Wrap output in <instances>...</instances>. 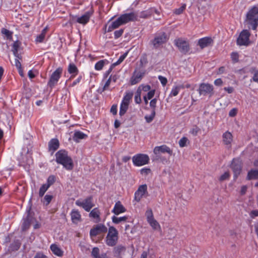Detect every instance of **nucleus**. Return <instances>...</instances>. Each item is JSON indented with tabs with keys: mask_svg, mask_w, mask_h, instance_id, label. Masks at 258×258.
<instances>
[{
	"mask_svg": "<svg viewBox=\"0 0 258 258\" xmlns=\"http://www.w3.org/2000/svg\"><path fill=\"white\" fill-rule=\"evenodd\" d=\"M138 20V15L134 12L121 15L115 21L112 22L105 32H111L120 26L130 22Z\"/></svg>",
	"mask_w": 258,
	"mask_h": 258,
	"instance_id": "f257e3e1",
	"label": "nucleus"
},
{
	"mask_svg": "<svg viewBox=\"0 0 258 258\" xmlns=\"http://www.w3.org/2000/svg\"><path fill=\"white\" fill-rule=\"evenodd\" d=\"M244 24L250 29L255 30L258 26V8L253 7L247 13Z\"/></svg>",
	"mask_w": 258,
	"mask_h": 258,
	"instance_id": "f03ea898",
	"label": "nucleus"
},
{
	"mask_svg": "<svg viewBox=\"0 0 258 258\" xmlns=\"http://www.w3.org/2000/svg\"><path fill=\"white\" fill-rule=\"evenodd\" d=\"M56 162L63 165L67 170H72L74 163L72 158L69 156L65 150H59L55 154Z\"/></svg>",
	"mask_w": 258,
	"mask_h": 258,
	"instance_id": "7ed1b4c3",
	"label": "nucleus"
},
{
	"mask_svg": "<svg viewBox=\"0 0 258 258\" xmlns=\"http://www.w3.org/2000/svg\"><path fill=\"white\" fill-rule=\"evenodd\" d=\"M118 240V232L113 226H110L105 237V243L109 246H114Z\"/></svg>",
	"mask_w": 258,
	"mask_h": 258,
	"instance_id": "20e7f679",
	"label": "nucleus"
},
{
	"mask_svg": "<svg viewBox=\"0 0 258 258\" xmlns=\"http://www.w3.org/2000/svg\"><path fill=\"white\" fill-rule=\"evenodd\" d=\"M250 33L248 30H243L237 39V44L239 46H248L250 44Z\"/></svg>",
	"mask_w": 258,
	"mask_h": 258,
	"instance_id": "39448f33",
	"label": "nucleus"
},
{
	"mask_svg": "<svg viewBox=\"0 0 258 258\" xmlns=\"http://www.w3.org/2000/svg\"><path fill=\"white\" fill-rule=\"evenodd\" d=\"M62 73V69L60 67L58 68L51 75L49 80L47 83V86L51 89L53 88L57 84Z\"/></svg>",
	"mask_w": 258,
	"mask_h": 258,
	"instance_id": "423d86ee",
	"label": "nucleus"
},
{
	"mask_svg": "<svg viewBox=\"0 0 258 258\" xmlns=\"http://www.w3.org/2000/svg\"><path fill=\"white\" fill-rule=\"evenodd\" d=\"M132 160L135 166H141L148 164L150 158L146 154H138L133 157Z\"/></svg>",
	"mask_w": 258,
	"mask_h": 258,
	"instance_id": "0eeeda50",
	"label": "nucleus"
},
{
	"mask_svg": "<svg viewBox=\"0 0 258 258\" xmlns=\"http://www.w3.org/2000/svg\"><path fill=\"white\" fill-rule=\"evenodd\" d=\"M174 44L178 50L182 53H187L190 49L189 45L186 40L183 38H179L175 39Z\"/></svg>",
	"mask_w": 258,
	"mask_h": 258,
	"instance_id": "6e6552de",
	"label": "nucleus"
},
{
	"mask_svg": "<svg viewBox=\"0 0 258 258\" xmlns=\"http://www.w3.org/2000/svg\"><path fill=\"white\" fill-rule=\"evenodd\" d=\"M233 172L234 179L236 180L240 174L242 170V163L238 159H233L230 165Z\"/></svg>",
	"mask_w": 258,
	"mask_h": 258,
	"instance_id": "1a4fd4ad",
	"label": "nucleus"
},
{
	"mask_svg": "<svg viewBox=\"0 0 258 258\" xmlns=\"http://www.w3.org/2000/svg\"><path fill=\"white\" fill-rule=\"evenodd\" d=\"M213 85L208 83L201 84L199 88V94L204 96L207 95L212 96L213 94Z\"/></svg>",
	"mask_w": 258,
	"mask_h": 258,
	"instance_id": "9d476101",
	"label": "nucleus"
},
{
	"mask_svg": "<svg viewBox=\"0 0 258 258\" xmlns=\"http://www.w3.org/2000/svg\"><path fill=\"white\" fill-rule=\"evenodd\" d=\"M76 204L78 206L82 207L87 212H89L94 206L92 202V198L91 197H88L83 201L77 200L76 202Z\"/></svg>",
	"mask_w": 258,
	"mask_h": 258,
	"instance_id": "9b49d317",
	"label": "nucleus"
},
{
	"mask_svg": "<svg viewBox=\"0 0 258 258\" xmlns=\"http://www.w3.org/2000/svg\"><path fill=\"white\" fill-rule=\"evenodd\" d=\"M168 40L167 36L165 33L156 36L151 41L152 44L154 48L160 47L163 44L166 43Z\"/></svg>",
	"mask_w": 258,
	"mask_h": 258,
	"instance_id": "f8f14e48",
	"label": "nucleus"
},
{
	"mask_svg": "<svg viewBox=\"0 0 258 258\" xmlns=\"http://www.w3.org/2000/svg\"><path fill=\"white\" fill-rule=\"evenodd\" d=\"M107 231V227L103 224H99L94 226L90 232L91 237H95L99 234L106 233Z\"/></svg>",
	"mask_w": 258,
	"mask_h": 258,
	"instance_id": "ddd939ff",
	"label": "nucleus"
},
{
	"mask_svg": "<svg viewBox=\"0 0 258 258\" xmlns=\"http://www.w3.org/2000/svg\"><path fill=\"white\" fill-rule=\"evenodd\" d=\"M145 74V71L141 72L136 69L130 79V84L134 85L139 83L143 79Z\"/></svg>",
	"mask_w": 258,
	"mask_h": 258,
	"instance_id": "4468645a",
	"label": "nucleus"
},
{
	"mask_svg": "<svg viewBox=\"0 0 258 258\" xmlns=\"http://www.w3.org/2000/svg\"><path fill=\"white\" fill-rule=\"evenodd\" d=\"M147 194V185L146 184L139 186L138 189L135 193V200L137 202H139L143 196Z\"/></svg>",
	"mask_w": 258,
	"mask_h": 258,
	"instance_id": "2eb2a0df",
	"label": "nucleus"
},
{
	"mask_svg": "<svg viewBox=\"0 0 258 258\" xmlns=\"http://www.w3.org/2000/svg\"><path fill=\"white\" fill-rule=\"evenodd\" d=\"M153 152L157 156H158L160 153H167L170 155H171L172 154V151L169 147L165 145L155 147L154 149Z\"/></svg>",
	"mask_w": 258,
	"mask_h": 258,
	"instance_id": "dca6fc26",
	"label": "nucleus"
},
{
	"mask_svg": "<svg viewBox=\"0 0 258 258\" xmlns=\"http://www.w3.org/2000/svg\"><path fill=\"white\" fill-rule=\"evenodd\" d=\"M222 141L223 144L227 146L228 148H231V143L233 141L232 134L228 131L223 133L222 135Z\"/></svg>",
	"mask_w": 258,
	"mask_h": 258,
	"instance_id": "f3484780",
	"label": "nucleus"
},
{
	"mask_svg": "<svg viewBox=\"0 0 258 258\" xmlns=\"http://www.w3.org/2000/svg\"><path fill=\"white\" fill-rule=\"evenodd\" d=\"M92 14V11H88L81 17H78L77 19V22L80 24L85 25L89 22L90 18Z\"/></svg>",
	"mask_w": 258,
	"mask_h": 258,
	"instance_id": "a211bd4d",
	"label": "nucleus"
},
{
	"mask_svg": "<svg viewBox=\"0 0 258 258\" xmlns=\"http://www.w3.org/2000/svg\"><path fill=\"white\" fill-rule=\"evenodd\" d=\"M126 211V209L122 205L120 201H117L114 207L112 212L115 215H118L121 213H124Z\"/></svg>",
	"mask_w": 258,
	"mask_h": 258,
	"instance_id": "6ab92c4d",
	"label": "nucleus"
},
{
	"mask_svg": "<svg viewBox=\"0 0 258 258\" xmlns=\"http://www.w3.org/2000/svg\"><path fill=\"white\" fill-rule=\"evenodd\" d=\"M212 43V39L207 37L201 38L198 41V45L202 49L210 45Z\"/></svg>",
	"mask_w": 258,
	"mask_h": 258,
	"instance_id": "aec40b11",
	"label": "nucleus"
},
{
	"mask_svg": "<svg viewBox=\"0 0 258 258\" xmlns=\"http://www.w3.org/2000/svg\"><path fill=\"white\" fill-rule=\"evenodd\" d=\"M209 7L208 0H198V8L199 10L202 11L201 13L205 14Z\"/></svg>",
	"mask_w": 258,
	"mask_h": 258,
	"instance_id": "412c9836",
	"label": "nucleus"
},
{
	"mask_svg": "<svg viewBox=\"0 0 258 258\" xmlns=\"http://www.w3.org/2000/svg\"><path fill=\"white\" fill-rule=\"evenodd\" d=\"M71 216L74 223H78L81 221V215L78 210L73 209L71 213Z\"/></svg>",
	"mask_w": 258,
	"mask_h": 258,
	"instance_id": "4be33fe9",
	"label": "nucleus"
},
{
	"mask_svg": "<svg viewBox=\"0 0 258 258\" xmlns=\"http://www.w3.org/2000/svg\"><path fill=\"white\" fill-rule=\"evenodd\" d=\"M126 248L122 245H118L113 248L114 256L117 258H121V255L125 252Z\"/></svg>",
	"mask_w": 258,
	"mask_h": 258,
	"instance_id": "5701e85b",
	"label": "nucleus"
},
{
	"mask_svg": "<svg viewBox=\"0 0 258 258\" xmlns=\"http://www.w3.org/2000/svg\"><path fill=\"white\" fill-rule=\"evenodd\" d=\"M99 249L97 247L93 248L91 255L93 258H108L107 254L106 253H102L100 254Z\"/></svg>",
	"mask_w": 258,
	"mask_h": 258,
	"instance_id": "b1692460",
	"label": "nucleus"
},
{
	"mask_svg": "<svg viewBox=\"0 0 258 258\" xmlns=\"http://www.w3.org/2000/svg\"><path fill=\"white\" fill-rule=\"evenodd\" d=\"M59 146V141L57 139H51L48 143L49 150L52 151V153L58 148Z\"/></svg>",
	"mask_w": 258,
	"mask_h": 258,
	"instance_id": "393cba45",
	"label": "nucleus"
},
{
	"mask_svg": "<svg viewBox=\"0 0 258 258\" xmlns=\"http://www.w3.org/2000/svg\"><path fill=\"white\" fill-rule=\"evenodd\" d=\"M68 72L72 75L71 78L74 77L75 76L78 75L79 70L76 66L73 63L69 64L68 69Z\"/></svg>",
	"mask_w": 258,
	"mask_h": 258,
	"instance_id": "a878e982",
	"label": "nucleus"
},
{
	"mask_svg": "<svg viewBox=\"0 0 258 258\" xmlns=\"http://www.w3.org/2000/svg\"><path fill=\"white\" fill-rule=\"evenodd\" d=\"M50 249L53 253L58 256H62L63 255V251L57 244H52L50 245Z\"/></svg>",
	"mask_w": 258,
	"mask_h": 258,
	"instance_id": "bb28decb",
	"label": "nucleus"
},
{
	"mask_svg": "<svg viewBox=\"0 0 258 258\" xmlns=\"http://www.w3.org/2000/svg\"><path fill=\"white\" fill-rule=\"evenodd\" d=\"M21 45V42L19 41H15L12 46V51L14 56L16 57H18L20 59H22V57L18 54V49Z\"/></svg>",
	"mask_w": 258,
	"mask_h": 258,
	"instance_id": "cd10ccee",
	"label": "nucleus"
},
{
	"mask_svg": "<svg viewBox=\"0 0 258 258\" xmlns=\"http://www.w3.org/2000/svg\"><path fill=\"white\" fill-rule=\"evenodd\" d=\"M87 137V135L81 132V131H77L75 132L73 138L74 141L76 142H79L80 140L85 139Z\"/></svg>",
	"mask_w": 258,
	"mask_h": 258,
	"instance_id": "c85d7f7f",
	"label": "nucleus"
},
{
	"mask_svg": "<svg viewBox=\"0 0 258 258\" xmlns=\"http://www.w3.org/2000/svg\"><path fill=\"white\" fill-rule=\"evenodd\" d=\"M100 212L97 208L93 209L90 213L89 216L92 218L96 219V222L100 221Z\"/></svg>",
	"mask_w": 258,
	"mask_h": 258,
	"instance_id": "c756f323",
	"label": "nucleus"
},
{
	"mask_svg": "<svg viewBox=\"0 0 258 258\" xmlns=\"http://www.w3.org/2000/svg\"><path fill=\"white\" fill-rule=\"evenodd\" d=\"M48 27L47 26L45 27L41 31V33L38 35L36 38V42L41 43L42 42L43 40L45 38L46 33L48 31Z\"/></svg>",
	"mask_w": 258,
	"mask_h": 258,
	"instance_id": "7c9ffc66",
	"label": "nucleus"
},
{
	"mask_svg": "<svg viewBox=\"0 0 258 258\" xmlns=\"http://www.w3.org/2000/svg\"><path fill=\"white\" fill-rule=\"evenodd\" d=\"M134 93L131 91H126L125 93L121 102L129 104L130 101L132 100Z\"/></svg>",
	"mask_w": 258,
	"mask_h": 258,
	"instance_id": "2f4dec72",
	"label": "nucleus"
},
{
	"mask_svg": "<svg viewBox=\"0 0 258 258\" xmlns=\"http://www.w3.org/2000/svg\"><path fill=\"white\" fill-rule=\"evenodd\" d=\"M258 178V169L251 170L247 174L248 180L256 179Z\"/></svg>",
	"mask_w": 258,
	"mask_h": 258,
	"instance_id": "473e14b6",
	"label": "nucleus"
},
{
	"mask_svg": "<svg viewBox=\"0 0 258 258\" xmlns=\"http://www.w3.org/2000/svg\"><path fill=\"white\" fill-rule=\"evenodd\" d=\"M31 225V220L29 216H27L24 220L22 226V230L24 231L28 230Z\"/></svg>",
	"mask_w": 258,
	"mask_h": 258,
	"instance_id": "72a5a7b5",
	"label": "nucleus"
},
{
	"mask_svg": "<svg viewBox=\"0 0 258 258\" xmlns=\"http://www.w3.org/2000/svg\"><path fill=\"white\" fill-rule=\"evenodd\" d=\"M148 222L154 230H160V225L155 219H153Z\"/></svg>",
	"mask_w": 258,
	"mask_h": 258,
	"instance_id": "f704fd0d",
	"label": "nucleus"
},
{
	"mask_svg": "<svg viewBox=\"0 0 258 258\" xmlns=\"http://www.w3.org/2000/svg\"><path fill=\"white\" fill-rule=\"evenodd\" d=\"M127 219L128 218L126 216L120 217H117L114 216L112 217V221L114 224H118L121 222L126 221Z\"/></svg>",
	"mask_w": 258,
	"mask_h": 258,
	"instance_id": "c9c22d12",
	"label": "nucleus"
},
{
	"mask_svg": "<svg viewBox=\"0 0 258 258\" xmlns=\"http://www.w3.org/2000/svg\"><path fill=\"white\" fill-rule=\"evenodd\" d=\"M129 104L121 102L120 106L119 115L122 116L124 115L128 109Z\"/></svg>",
	"mask_w": 258,
	"mask_h": 258,
	"instance_id": "e433bc0d",
	"label": "nucleus"
},
{
	"mask_svg": "<svg viewBox=\"0 0 258 258\" xmlns=\"http://www.w3.org/2000/svg\"><path fill=\"white\" fill-rule=\"evenodd\" d=\"M250 73L253 75L252 80L254 82L258 83V70L255 68L252 67L250 69Z\"/></svg>",
	"mask_w": 258,
	"mask_h": 258,
	"instance_id": "4c0bfd02",
	"label": "nucleus"
},
{
	"mask_svg": "<svg viewBox=\"0 0 258 258\" xmlns=\"http://www.w3.org/2000/svg\"><path fill=\"white\" fill-rule=\"evenodd\" d=\"M181 88H183L182 86H179V85L174 86L171 90V91L170 93L169 96L170 97L172 96H176L178 94Z\"/></svg>",
	"mask_w": 258,
	"mask_h": 258,
	"instance_id": "58836bf2",
	"label": "nucleus"
},
{
	"mask_svg": "<svg viewBox=\"0 0 258 258\" xmlns=\"http://www.w3.org/2000/svg\"><path fill=\"white\" fill-rule=\"evenodd\" d=\"M141 92L140 88H138L135 95V101L137 104H140L142 102Z\"/></svg>",
	"mask_w": 258,
	"mask_h": 258,
	"instance_id": "ea45409f",
	"label": "nucleus"
},
{
	"mask_svg": "<svg viewBox=\"0 0 258 258\" xmlns=\"http://www.w3.org/2000/svg\"><path fill=\"white\" fill-rule=\"evenodd\" d=\"M49 185H46V184H43L40 188L39 191V196L40 197H42L45 192L47 191V190L49 188Z\"/></svg>",
	"mask_w": 258,
	"mask_h": 258,
	"instance_id": "a19ab883",
	"label": "nucleus"
},
{
	"mask_svg": "<svg viewBox=\"0 0 258 258\" xmlns=\"http://www.w3.org/2000/svg\"><path fill=\"white\" fill-rule=\"evenodd\" d=\"M145 215L147 218V222L154 219L152 210L150 208L148 209L146 211V212L145 213Z\"/></svg>",
	"mask_w": 258,
	"mask_h": 258,
	"instance_id": "79ce46f5",
	"label": "nucleus"
},
{
	"mask_svg": "<svg viewBox=\"0 0 258 258\" xmlns=\"http://www.w3.org/2000/svg\"><path fill=\"white\" fill-rule=\"evenodd\" d=\"M230 174L229 171H226L222 174L219 178V180L221 182L228 180L230 177Z\"/></svg>",
	"mask_w": 258,
	"mask_h": 258,
	"instance_id": "37998d69",
	"label": "nucleus"
},
{
	"mask_svg": "<svg viewBox=\"0 0 258 258\" xmlns=\"http://www.w3.org/2000/svg\"><path fill=\"white\" fill-rule=\"evenodd\" d=\"M105 61L106 60H101L98 61L95 65V69L98 71L102 70L104 65Z\"/></svg>",
	"mask_w": 258,
	"mask_h": 258,
	"instance_id": "c03bdc74",
	"label": "nucleus"
},
{
	"mask_svg": "<svg viewBox=\"0 0 258 258\" xmlns=\"http://www.w3.org/2000/svg\"><path fill=\"white\" fill-rule=\"evenodd\" d=\"M155 113H155V110H152V113H151V114L150 115H146L145 116V118L146 121H147V122L150 123L152 121V120H153V119L155 117Z\"/></svg>",
	"mask_w": 258,
	"mask_h": 258,
	"instance_id": "a18cd8bd",
	"label": "nucleus"
},
{
	"mask_svg": "<svg viewBox=\"0 0 258 258\" xmlns=\"http://www.w3.org/2000/svg\"><path fill=\"white\" fill-rule=\"evenodd\" d=\"M187 142H189L188 139L183 137L179 141V145L180 147L183 148L187 146Z\"/></svg>",
	"mask_w": 258,
	"mask_h": 258,
	"instance_id": "49530a36",
	"label": "nucleus"
},
{
	"mask_svg": "<svg viewBox=\"0 0 258 258\" xmlns=\"http://www.w3.org/2000/svg\"><path fill=\"white\" fill-rule=\"evenodd\" d=\"M186 8V4H183L180 8L176 9L174 11V13L176 15H180L183 13Z\"/></svg>",
	"mask_w": 258,
	"mask_h": 258,
	"instance_id": "de8ad7c7",
	"label": "nucleus"
},
{
	"mask_svg": "<svg viewBox=\"0 0 258 258\" xmlns=\"http://www.w3.org/2000/svg\"><path fill=\"white\" fill-rule=\"evenodd\" d=\"M127 54V53L126 52V53H124L123 54L121 55L119 57V58H118L117 61L112 64V66H116L117 65L119 64L121 62H122L123 61V60L124 59V58L126 57Z\"/></svg>",
	"mask_w": 258,
	"mask_h": 258,
	"instance_id": "09e8293b",
	"label": "nucleus"
},
{
	"mask_svg": "<svg viewBox=\"0 0 258 258\" xmlns=\"http://www.w3.org/2000/svg\"><path fill=\"white\" fill-rule=\"evenodd\" d=\"M55 181V177L54 175L49 176L47 179V183L46 185H48L49 187H50L51 185H52Z\"/></svg>",
	"mask_w": 258,
	"mask_h": 258,
	"instance_id": "8fccbe9b",
	"label": "nucleus"
},
{
	"mask_svg": "<svg viewBox=\"0 0 258 258\" xmlns=\"http://www.w3.org/2000/svg\"><path fill=\"white\" fill-rule=\"evenodd\" d=\"M231 58L233 62L235 63L239 60V54L237 52H233L231 54Z\"/></svg>",
	"mask_w": 258,
	"mask_h": 258,
	"instance_id": "3c124183",
	"label": "nucleus"
},
{
	"mask_svg": "<svg viewBox=\"0 0 258 258\" xmlns=\"http://www.w3.org/2000/svg\"><path fill=\"white\" fill-rule=\"evenodd\" d=\"M138 88L140 89L141 92L142 91H143L144 92H147V91H150L151 86L149 85L142 84Z\"/></svg>",
	"mask_w": 258,
	"mask_h": 258,
	"instance_id": "603ef678",
	"label": "nucleus"
},
{
	"mask_svg": "<svg viewBox=\"0 0 258 258\" xmlns=\"http://www.w3.org/2000/svg\"><path fill=\"white\" fill-rule=\"evenodd\" d=\"M151 15V13L147 11H142L140 13L139 17L141 18H147L150 17Z\"/></svg>",
	"mask_w": 258,
	"mask_h": 258,
	"instance_id": "864d4df0",
	"label": "nucleus"
},
{
	"mask_svg": "<svg viewBox=\"0 0 258 258\" xmlns=\"http://www.w3.org/2000/svg\"><path fill=\"white\" fill-rule=\"evenodd\" d=\"M200 131V128L197 125H195L190 131V133L194 136H197Z\"/></svg>",
	"mask_w": 258,
	"mask_h": 258,
	"instance_id": "5fc2aeb1",
	"label": "nucleus"
},
{
	"mask_svg": "<svg viewBox=\"0 0 258 258\" xmlns=\"http://www.w3.org/2000/svg\"><path fill=\"white\" fill-rule=\"evenodd\" d=\"M151 170L148 168H144L140 170V173L143 175H147L151 173Z\"/></svg>",
	"mask_w": 258,
	"mask_h": 258,
	"instance_id": "6e6d98bb",
	"label": "nucleus"
},
{
	"mask_svg": "<svg viewBox=\"0 0 258 258\" xmlns=\"http://www.w3.org/2000/svg\"><path fill=\"white\" fill-rule=\"evenodd\" d=\"M2 33L5 35L8 38L11 37L12 33L9 30L5 28L2 29Z\"/></svg>",
	"mask_w": 258,
	"mask_h": 258,
	"instance_id": "4d7b16f0",
	"label": "nucleus"
},
{
	"mask_svg": "<svg viewBox=\"0 0 258 258\" xmlns=\"http://www.w3.org/2000/svg\"><path fill=\"white\" fill-rule=\"evenodd\" d=\"M140 63L142 67L145 66L148 63L147 57L146 55L141 57L140 59Z\"/></svg>",
	"mask_w": 258,
	"mask_h": 258,
	"instance_id": "13d9d810",
	"label": "nucleus"
},
{
	"mask_svg": "<svg viewBox=\"0 0 258 258\" xmlns=\"http://www.w3.org/2000/svg\"><path fill=\"white\" fill-rule=\"evenodd\" d=\"M123 32V29H122L115 31L114 33V38L115 39L118 38L122 35Z\"/></svg>",
	"mask_w": 258,
	"mask_h": 258,
	"instance_id": "bf43d9fd",
	"label": "nucleus"
},
{
	"mask_svg": "<svg viewBox=\"0 0 258 258\" xmlns=\"http://www.w3.org/2000/svg\"><path fill=\"white\" fill-rule=\"evenodd\" d=\"M157 100L156 98H154L153 99H152L151 101L150 102V106L152 108V110L155 111V108L156 107V103H157Z\"/></svg>",
	"mask_w": 258,
	"mask_h": 258,
	"instance_id": "052dcab7",
	"label": "nucleus"
},
{
	"mask_svg": "<svg viewBox=\"0 0 258 258\" xmlns=\"http://www.w3.org/2000/svg\"><path fill=\"white\" fill-rule=\"evenodd\" d=\"M52 196L49 195H46L44 197V199L45 200V202H46L45 205L46 206L48 205L50 203L52 199Z\"/></svg>",
	"mask_w": 258,
	"mask_h": 258,
	"instance_id": "680f3d73",
	"label": "nucleus"
},
{
	"mask_svg": "<svg viewBox=\"0 0 258 258\" xmlns=\"http://www.w3.org/2000/svg\"><path fill=\"white\" fill-rule=\"evenodd\" d=\"M158 79L163 86L166 85L167 83V80L165 77H163L162 76H159Z\"/></svg>",
	"mask_w": 258,
	"mask_h": 258,
	"instance_id": "e2e57ef3",
	"label": "nucleus"
},
{
	"mask_svg": "<svg viewBox=\"0 0 258 258\" xmlns=\"http://www.w3.org/2000/svg\"><path fill=\"white\" fill-rule=\"evenodd\" d=\"M155 93V90H152L149 91V92L147 93V95H146V97L148 99H151L154 96Z\"/></svg>",
	"mask_w": 258,
	"mask_h": 258,
	"instance_id": "0e129e2a",
	"label": "nucleus"
},
{
	"mask_svg": "<svg viewBox=\"0 0 258 258\" xmlns=\"http://www.w3.org/2000/svg\"><path fill=\"white\" fill-rule=\"evenodd\" d=\"M19 59L20 58L16 57L15 60V65L17 68V69L19 70V71H21V64Z\"/></svg>",
	"mask_w": 258,
	"mask_h": 258,
	"instance_id": "69168bd1",
	"label": "nucleus"
},
{
	"mask_svg": "<svg viewBox=\"0 0 258 258\" xmlns=\"http://www.w3.org/2000/svg\"><path fill=\"white\" fill-rule=\"evenodd\" d=\"M111 81V76H110L109 78V79L107 80L105 84H104L103 88V91L106 90L108 88V87L110 84Z\"/></svg>",
	"mask_w": 258,
	"mask_h": 258,
	"instance_id": "338daca9",
	"label": "nucleus"
},
{
	"mask_svg": "<svg viewBox=\"0 0 258 258\" xmlns=\"http://www.w3.org/2000/svg\"><path fill=\"white\" fill-rule=\"evenodd\" d=\"M250 217L251 218H254L255 217L258 216V210H252L249 213Z\"/></svg>",
	"mask_w": 258,
	"mask_h": 258,
	"instance_id": "774afa93",
	"label": "nucleus"
}]
</instances>
